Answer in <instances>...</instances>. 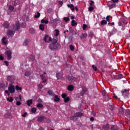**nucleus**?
<instances>
[{
	"label": "nucleus",
	"instance_id": "nucleus-50",
	"mask_svg": "<svg viewBox=\"0 0 130 130\" xmlns=\"http://www.w3.org/2000/svg\"><path fill=\"white\" fill-rule=\"evenodd\" d=\"M37 110L35 108H31V112H32V113H35L36 112Z\"/></svg>",
	"mask_w": 130,
	"mask_h": 130
},
{
	"label": "nucleus",
	"instance_id": "nucleus-5",
	"mask_svg": "<svg viewBox=\"0 0 130 130\" xmlns=\"http://www.w3.org/2000/svg\"><path fill=\"white\" fill-rule=\"evenodd\" d=\"M119 111L118 112V116H123L124 113V109L122 107L119 108Z\"/></svg>",
	"mask_w": 130,
	"mask_h": 130
},
{
	"label": "nucleus",
	"instance_id": "nucleus-40",
	"mask_svg": "<svg viewBox=\"0 0 130 130\" xmlns=\"http://www.w3.org/2000/svg\"><path fill=\"white\" fill-rule=\"evenodd\" d=\"M85 93H86V92H84V91H83L82 90V91H81L79 93H78V94H77V97H78V96L79 94H80V96H84V95H85Z\"/></svg>",
	"mask_w": 130,
	"mask_h": 130
},
{
	"label": "nucleus",
	"instance_id": "nucleus-2",
	"mask_svg": "<svg viewBox=\"0 0 130 130\" xmlns=\"http://www.w3.org/2000/svg\"><path fill=\"white\" fill-rule=\"evenodd\" d=\"M121 93H122V96H123V95H125V96H124V98H125V99L129 98V93L127 92V90L124 89L121 91Z\"/></svg>",
	"mask_w": 130,
	"mask_h": 130
},
{
	"label": "nucleus",
	"instance_id": "nucleus-14",
	"mask_svg": "<svg viewBox=\"0 0 130 130\" xmlns=\"http://www.w3.org/2000/svg\"><path fill=\"white\" fill-rule=\"evenodd\" d=\"M103 128L105 130H109V124L107 123L106 125H104L103 126Z\"/></svg>",
	"mask_w": 130,
	"mask_h": 130
},
{
	"label": "nucleus",
	"instance_id": "nucleus-44",
	"mask_svg": "<svg viewBox=\"0 0 130 130\" xmlns=\"http://www.w3.org/2000/svg\"><path fill=\"white\" fill-rule=\"evenodd\" d=\"M55 31L56 32L55 36H58V35H59V30L58 29H55Z\"/></svg>",
	"mask_w": 130,
	"mask_h": 130
},
{
	"label": "nucleus",
	"instance_id": "nucleus-19",
	"mask_svg": "<svg viewBox=\"0 0 130 130\" xmlns=\"http://www.w3.org/2000/svg\"><path fill=\"white\" fill-rule=\"evenodd\" d=\"M81 88H82V91H83L85 93L86 92H88V88H87L86 86H81Z\"/></svg>",
	"mask_w": 130,
	"mask_h": 130
},
{
	"label": "nucleus",
	"instance_id": "nucleus-32",
	"mask_svg": "<svg viewBox=\"0 0 130 130\" xmlns=\"http://www.w3.org/2000/svg\"><path fill=\"white\" fill-rule=\"evenodd\" d=\"M125 114V115H126V116H128L130 114V110H128V109L126 110Z\"/></svg>",
	"mask_w": 130,
	"mask_h": 130
},
{
	"label": "nucleus",
	"instance_id": "nucleus-39",
	"mask_svg": "<svg viewBox=\"0 0 130 130\" xmlns=\"http://www.w3.org/2000/svg\"><path fill=\"white\" fill-rule=\"evenodd\" d=\"M72 26H76V25H78V23L75 20H73L72 21Z\"/></svg>",
	"mask_w": 130,
	"mask_h": 130
},
{
	"label": "nucleus",
	"instance_id": "nucleus-15",
	"mask_svg": "<svg viewBox=\"0 0 130 130\" xmlns=\"http://www.w3.org/2000/svg\"><path fill=\"white\" fill-rule=\"evenodd\" d=\"M67 7H68V8L71 9V10L72 11H75V7H74V5H73V4H71V5L68 4Z\"/></svg>",
	"mask_w": 130,
	"mask_h": 130
},
{
	"label": "nucleus",
	"instance_id": "nucleus-47",
	"mask_svg": "<svg viewBox=\"0 0 130 130\" xmlns=\"http://www.w3.org/2000/svg\"><path fill=\"white\" fill-rule=\"evenodd\" d=\"M63 20L64 21H65V22H68V21L70 20V18L69 17H65L63 18Z\"/></svg>",
	"mask_w": 130,
	"mask_h": 130
},
{
	"label": "nucleus",
	"instance_id": "nucleus-21",
	"mask_svg": "<svg viewBox=\"0 0 130 130\" xmlns=\"http://www.w3.org/2000/svg\"><path fill=\"white\" fill-rule=\"evenodd\" d=\"M106 20L107 22H109V21L112 20V16L108 15L106 18Z\"/></svg>",
	"mask_w": 130,
	"mask_h": 130
},
{
	"label": "nucleus",
	"instance_id": "nucleus-54",
	"mask_svg": "<svg viewBox=\"0 0 130 130\" xmlns=\"http://www.w3.org/2000/svg\"><path fill=\"white\" fill-rule=\"evenodd\" d=\"M67 94H66V93H62V94H61V97H62V98H63V99H64L65 98H67Z\"/></svg>",
	"mask_w": 130,
	"mask_h": 130
},
{
	"label": "nucleus",
	"instance_id": "nucleus-1",
	"mask_svg": "<svg viewBox=\"0 0 130 130\" xmlns=\"http://www.w3.org/2000/svg\"><path fill=\"white\" fill-rule=\"evenodd\" d=\"M59 44H52L50 45L49 48L51 50H56L59 47Z\"/></svg>",
	"mask_w": 130,
	"mask_h": 130
},
{
	"label": "nucleus",
	"instance_id": "nucleus-11",
	"mask_svg": "<svg viewBox=\"0 0 130 130\" xmlns=\"http://www.w3.org/2000/svg\"><path fill=\"white\" fill-rule=\"evenodd\" d=\"M56 77L57 80H60V79H62V75L60 74V73L58 72L56 74Z\"/></svg>",
	"mask_w": 130,
	"mask_h": 130
},
{
	"label": "nucleus",
	"instance_id": "nucleus-58",
	"mask_svg": "<svg viewBox=\"0 0 130 130\" xmlns=\"http://www.w3.org/2000/svg\"><path fill=\"white\" fill-rule=\"evenodd\" d=\"M92 68L93 70H94V71H95V72L96 71H97V67H96L95 65H92Z\"/></svg>",
	"mask_w": 130,
	"mask_h": 130
},
{
	"label": "nucleus",
	"instance_id": "nucleus-55",
	"mask_svg": "<svg viewBox=\"0 0 130 130\" xmlns=\"http://www.w3.org/2000/svg\"><path fill=\"white\" fill-rule=\"evenodd\" d=\"M88 10L90 12H92V11H93V10H94V7H92V6H90L88 8Z\"/></svg>",
	"mask_w": 130,
	"mask_h": 130
},
{
	"label": "nucleus",
	"instance_id": "nucleus-42",
	"mask_svg": "<svg viewBox=\"0 0 130 130\" xmlns=\"http://www.w3.org/2000/svg\"><path fill=\"white\" fill-rule=\"evenodd\" d=\"M15 89H16V90H17V91H21L22 90V87H19V86H18V85H16V86H15Z\"/></svg>",
	"mask_w": 130,
	"mask_h": 130
},
{
	"label": "nucleus",
	"instance_id": "nucleus-37",
	"mask_svg": "<svg viewBox=\"0 0 130 130\" xmlns=\"http://www.w3.org/2000/svg\"><path fill=\"white\" fill-rule=\"evenodd\" d=\"M70 101V98L69 97H66L65 99H64V102L65 103H68Z\"/></svg>",
	"mask_w": 130,
	"mask_h": 130
},
{
	"label": "nucleus",
	"instance_id": "nucleus-6",
	"mask_svg": "<svg viewBox=\"0 0 130 130\" xmlns=\"http://www.w3.org/2000/svg\"><path fill=\"white\" fill-rule=\"evenodd\" d=\"M8 91L11 94L15 93V86L14 85H10L8 87Z\"/></svg>",
	"mask_w": 130,
	"mask_h": 130
},
{
	"label": "nucleus",
	"instance_id": "nucleus-17",
	"mask_svg": "<svg viewBox=\"0 0 130 130\" xmlns=\"http://www.w3.org/2000/svg\"><path fill=\"white\" fill-rule=\"evenodd\" d=\"M54 100L55 102H59L60 99H59V98H58V96H57V95H55L54 98Z\"/></svg>",
	"mask_w": 130,
	"mask_h": 130
},
{
	"label": "nucleus",
	"instance_id": "nucleus-26",
	"mask_svg": "<svg viewBox=\"0 0 130 130\" xmlns=\"http://www.w3.org/2000/svg\"><path fill=\"white\" fill-rule=\"evenodd\" d=\"M32 102H33L32 101V100H28V101H27L26 104H27V105H28V106H30V105H31V104H32Z\"/></svg>",
	"mask_w": 130,
	"mask_h": 130
},
{
	"label": "nucleus",
	"instance_id": "nucleus-51",
	"mask_svg": "<svg viewBox=\"0 0 130 130\" xmlns=\"http://www.w3.org/2000/svg\"><path fill=\"white\" fill-rule=\"evenodd\" d=\"M70 48L72 51H73V50L75 49V47H74V46H73L72 45H70Z\"/></svg>",
	"mask_w": 130,
	"mask_h": 130
},
{
	"label": "nucleus",
	"instance_id": "nucleus-45",
	"mask_svg": "<svg viewBox=\"0 0 130 130\" xmlns=\"http://www.w3.org/2000/svg\"><path fill=\"white\" fill-rule=\"evenodd\" d=\"M48 38V35H46L45 37H44V41L45 42H47V39Z\"/></svg>",
	"mask_w": 130,
	"mask_h": 130
},
{
	"label": "nucleus",
	"instance_id": "nucleus-8",
	"mask_svg": "<svg viewBox=\"0 0 130 130\" xmlns=\"http://www.w3.org/2000/svg\"><path fill=\"white\" fill-rule=\"evenodd\" d=\"M40 77L42 80L43 81H42L43 83H46V82H47V79H46V78H47V76H45L42 74L40 75Z\"/></svg>",
	"mask_w": 130,
	"mask_h": 130
},
{
	"label": "nucleus",
	"instance_id": "nucleus-43",
	"mask_svg": "<svg viewBox=\"0 0 130 130\" xmlns=\"http://www.w3.org/2000/svg\"><path fill=\"white\" fill-rule=\"evenodd\" d=\"M30 59H31L32 61L35 60V56H33V55H31L29 57Z\"/></svg>",
	"mask_w": 130,
	"mask_h": 130
},
{
	"label": "nucleus",
	"instance_id": "nucleus-31",
	"mask_svg": "<svg viewBox=\"0 0 130 130\" xmlns=\"http://www.w3.org/2000/svg\"><path fill=\"white\" fill-rule=\"evenodd\" d=\"M7 101H9V102H13L14 101V99L12 96H10V98H8L7 99Z\"/></svg>",
	"mask_w": 130,
	"mask_h": 130
},
{
	"label": "nucleus",
	"instance_id": "nucleus-20",
	"mask_svg": "<svg viewBox=\"0 0 130 130\" xmlns=\"http://www.w3.org/2000/svg\"><path fill=\"white\" fill-rule=\"evenodd\" d=\"M14 79V76H7V80L10 81V82H12L13 80Z\"/></svg>",
	"mask_w": 130,
	"mask_h": 130
},
{
	"label": "nucleus",
	"instance_id": "nucleus-36",
	"mask_svg": "<svg viewBox=\"0 0 130 130\" xmlns=\"http://www.w3.org/2000/svg\"><path fill=\"white\" fill-rule=\"evenodd\" d=\"M14 6L12 5H10L9 6V10H10V11H11L12 12H14Z\"/></svg>",
	"mask_w": 130,
	"mask_h": 130
},
{
	"label": "nucleus",
	"instance_id": "nucleus-38",
	"mask_svg": "<svg viewBox=\"0 0 130 130\" xmlns=\"http://www.w3.org/2000/svg\"><path fill=\"white\" fill-rule=\"evenodd\" d=\"M41 23H45V24H48V20L42 19L41 20Z\"/></svg>",
	"mask_w": 130,
	"mask_h": 130
},
{
	"label": "nucleus",
	"instance_id": "nucleus-35",
	"mask_svg": "<svg viewBox=\"0 0 130 130\" xmlns=\"http://www.w3.org/2000/svg\"><path fill=\"white\" fill-rule=\"evenodd\" d=\"M109 108L110 109V110H114V105H110L109 106Z\"/></svg>",
	"mask_w": 130,
	"mask_h": 130
},
{
	"label": "nucleus",
	"instance_id": "nucleus-49",
	"mask_svg": "<svg viewBox=\"0 0 130 130\" xmlns=\"http://www.w3.org/2000/svg\"><path fill=\"white\" fill-rule=\"evenodd\" d=\"M87 27H88V26H87V24H83V27H82L83 30H86V29H87Z\"/></svg>",
	"mask_w": 130,
	"mask_h": 130
},
{
	"label": "nucleus",
	"instance_id": "nucleus-30",
	"mask_svg": "<svg viewBox=\"0 0 130 130\" xmlns=\"http://www.w3.org/2000/svg\"><path fill=\"white\" fill-rule=\"evenodd\" d=\"M20 28V24H19V23L16 24L15 25V30H16V31H18L19 30Z\"/></svg>",
	"mask_w": 130,
	"mask_h": 130
},
{
	"label": "nucleus",
	"instance_id": "nucleus-12",
	"mask_svg": "<svg viewBox=\"0 0 130 130\" xmlns=\"http://www.w3.org/2000/svg\"><path fill=\"white\" fill-rule=\"evenodd\" d=\"M3 26L6 29H9L10 28V23L8 22H4L3 24Z\"/></svg>",
	"mask_w": 130,
	"mask_h": 130
},
{
	"label": "nucleus",
	"instance_id": "nucleus-7",
	"mask_svg": "<svg viewBox=\"0 0 130 130\" xmlns=\"http://www.w3.org/2000/svg\"><path fill=\"white\" fill-rule=\"evenodd\" d=\"M46 117H45V116L41 115V116H40L39 117H38V121L39 122H42L44 121L45 120H46Z\"/></svg>",
	"mask_w": 130,
	"mask_h": 130
},
{
	"label": "nucleus",
	"instance_id": "nucleus-62",
	"mask_svg": "<svg viewBox=\"0 0 130 130\" xmlns=\"http://www.w3.org/2000/svg\"><path fill=\"white\" fill-rule=\"evenodd\" d=\"M4 62H5V63L6 64V66L7 67H8V66H9V62H8V61L5 60V61H4Z\"/></svg>",
	"mask_w": 130,
	"mask_h": 130
},
{
	"label": "nucleus",
	"instance_id": "nucleus-48",
	"mask_svg": "<svg viewBox=\"0 0 130 130\" xmlns=\"http://www.w3.org/2000/svg\"><path fill=\"white\" fill-rule=\"evenodd\" d=\"M44 86L42 84H39V85H38V88L39 89H42V88H43Z\"/></svg>",
	"mask_w": 130,
	"mask_h": 130
},
{
	"label": "nucleus",
	"instance_id": "nucleus-64",
	"mask_svg": "<svg viewBox=\"0 0 130 130\" xmlns=\"http://www.w3.org/2000/svg\"><path fill=\"white\" fill-rule=\"evenodd\" d=\"M93 4H94V1H91L90 3H89L90 6H93Z\"/></svg>",
	"mask_w": 130,
	"mask_h": 130
},
{
	"label": "nucleus",
	"instance_id": "nucleus-46",
	"mask_svg": "<svg viewBox=\"0 0 130 130\" xmlns=\"http://www.w3.org/2000/svg\"><path fill=\"white\" fill-rule=\"evenodd\" d=\"M40 17V13L37 12V15H35V19L39 18Z\"/></svg>",
	"mask_w": 130,
	"mask_h": 130
},
{
	"label": "nucleus",
	"instance_id": "nucleus-59",
	"mask_svg": "<svg viewBox=\"0 0 130 130\" xmlns=\"http://www.w3.org/2000/svg\"><path fill=\"white\" fill-rule=\"evenodd\" d=\"M102 94H103V96H106L107 93L106 92V91L104 90L102 91Z\"/></svg>",
	"mask_w": 130,
	"mask_h": 130
},
{
	"label": "nucleus",
	"instance_id": "nucleus-41",
	"mask_svg": "<svg viewBox=\"0 0 130 130\" xmlns=\"http://www.w3.org/2000/svg\"><path fill=\"white\" fill-rule=\"evenodd\" d=\"M29 40L28 39H25L24 41V44L25 45H28V44H29Z\"/></svg>",
	"mask_w": 130,
	"mask_h": 130
},
{
	"label": "nucleus",
	"instance_id": "nucleus-61",
	"mask_svg": "<svg viewBox=\"0 0 130 130\" xmlns=\"http://www.w3.org/2000/svg\"><path fill=\"white\" fill-rule=\"evenodd\" d=\"M21 103H20V101H17V102H16V105H17V106H20V105H21Z\"/></svg>",
	"mask_w": 130,
	"mask_h": 130
},
{
	"label": "nucleus",
	"instance_id": "nucleus-24",
	"mask_svg": "<svg viewBox=\"0 0 130 130\" xmlns=\"http://www.w3.org/2000/svg\"><path fill=\"white\" fill-rule=\"evenodd\" d=\"M77 116H71L70 117V120H73V121L74 120H77Z\"/></svg>",
	"mask_w": 130,
	"mask_h": 130
},
{
	"label": "nucleus",
	"instance_id": "nucleus-57",
	"mask_svg": "<svg viewBox=\"0 0 130 130\" xmlns=\"http://www.w3.org/2000/svg\"><path fill=\"white\" fill-rule=\"evenodd\" d=\"M29 31L30 33H31L32 34H33L34 33H35V31L34 30V29L33 28H30L29 29Z\"/></svg>",
	"mask_w": 130,
	"mask_h": 130
},
{
	"label": "nucleus",
	"instance_id": "nucleus-9",
	"mask_svg": "<svg viewBox=\"0 0 130 130\" xmlns=\"http://www.w3.org/2000/svg\"><path fill=\"white\" fill-rule=\"evenodd\" d=\"M122 78H123L122 74L114 75V79H116V80H120V79H122Z\"/></svg>",
	"mask_w": 130,
	"mask_h": 130
},
{
	"label": "nucleus",
	"instance_id": "nucleus-60",
	"mask_svg": "<svg viewBox=\"0 0 130 130\" xmlns=\"http://www.w3.org/2000/svg\"><path fill=\"white\" fill-rule=\"evenodd\" d=\"M27 112H24L23 114L21 115V116L22 117H26V116H27Z\"/></svg>",
	"mask_w": 130,
	"mask_h": 130
},
{
	"label": "nucleus",
	"instance_id": "nucleus-3",
	"mask_svg": "<svg viewBox=\"0 0 130 130\" xmlns=\"http://www.w3.org/2000/svg\"><path fill=\"white\" fill-rule=\"evenodd\" d=\"M107 6L109 8V10H111L112 9H114L115 7H116V4L115 3H113V2L110 1L107 3Z\"/></svg>",
	"mask_w": 130,
	"mask_h": 130
},
{
	"label": "nucleus",
	"instance_id": "nucleus-4",
	"mask_svg": "<svg viewBox=\"0 0 130 130\" xmlns=\"http://www.w3.org/2000/svg\"><path fill=\"white\" fill-rule=\"evenodd\" d=\"M5 54L7 56V59L11 60L12 59V51L7 50L5 52Z\"/></svg>",
	"mask_w": 130,
	"mask_h": 130
},
{
	"label": "nucleus",
	"instance_id": "nucleus-27",
	"mask_svg": "<svg viewBox=\"0 0 130 130\" xmlns=\"http://www.w3.org/2000/svg\"><path fill=\"white\" fill-rule=\"evenodd\" d=\"M6 39H7L6 37H4L2 38V43L4 44V45H6V44H7V41H6Z\"/></svg>",
	"mask_w": 130,
	"mask_h": 130
},
{
	"label": "nucleus",
	"instance_id": "nucleus-25",
	"mask_svg": "<svg viewBox=\"0 0 130 130\" xmlns=\"http://www.w3.org/2000/svg\"><path fill=\"white\" fill-rule=\"evenodd\" d=\"M107 24V21L105 20H103L101 21V25H106Z\"/></svg>",
	"mask_w": 130,
	"mask_h": 130
},
{
	"label": "nucleus",
	"instance_id": "nucleus-22",
	"mask_svg": "<svg viewBox=\"0 0 130 130\" xmlns=\"http://www.w3.org/2000/svg\"><path fill=\"white\" fill-rule=\"evenodd\" d=\"M87 36H88V35H87L86 33L82 34L80 36V38H81V39H83L84 38H87Z\"/></svg>",
	"mask_w": 130,
	"mask_h": 130
},
{
	"label": "nucleus",
	"instance_id": "nucleus-23",
	"mask_svg": "<svg viewBox=\"0 0 130 130\" xmlns=\"http://www.w3.org/2000/svg\"><path fill=\"white\" fill-rule=\"evenodd\" d=\"M68 91H73L74 90V86L70 85L68 86Z\"/></svg>",
	"mask_w": 130,
	"mask_h": 130
},
{
	"label": "nucleus",
	"instance_id": "nucleus-33",
	"mask_svg": "<svg viewBox=\"0 0 130 130\" xmlns=\"http://www.w3.org/2000/svg\"><path fill=\"white\" fill-rule=\"evenodd\" d=\"M48 93L51 96H53L54 95V93L53 92V91H52V90H48Z\"/></svg>",
	"mask_w": 130,
	"mask_h": 130
},
{
	"label": "nucleus",
	"instance_id": "nucleus-28",
	"mask_svg": "<svg viewBox=\"0 0 130 130\" xmlns=\"http://www.w3.org/2000/svg\"><path fill=\"white\" fill-rule=\"evenodd\" d=\"M39 28L41 31H44V25L43 24H40L39 25Z\"/></svg>",
	"mask_w": 130,
	"mask_h": 130
},
{
	"label": "nucleus",
	"instance_id": "nucleus-52",
	"mask_svg": "<svg viewBox=\"0 0 130 130\" xmlns=\"http://www.w3.org/2000/svg\"><path fill=\"white\" fill-rule=\"evenodd\" d=\"M37 106L38 108H42V107H43V105H42V104L39 103Z\"/></svg>",
	"mask_w": 130,
	"mask_h": 130
},
{
	"label": "nucleus",
	"instance_id": "nucleus-16",
	"mask_svg": "<svg viewBox=\"0 0 130 130\" xmlns=\"http://www.w3.org/2000/svg\"><path fill=\"white\" fill-rule=\"evenodd\" d=\"M111 130H118V127L116 125H112L111 126Z\"/></svg>",
	"mask_w": 130,
	"mask_h": 130
},
{
	"label": "nucleus",
	"instance_id": "nucleus-10",
	"mask_svg": "<svg viewBox=\"0 0 130 130\" xmlns=\"http://www.w3.org/2000/svg\"><path fill=\"white\" fill-rule=\"evenodd\" d=\"M14 34H15V31L12 30L11 29H8L7 30L8 36H12V35H14Z\"/></svg>",
	"mask_w": 130,
	"mask_h": 130
},
{
	"label": "nucleus",
	"instance_id": "nucleus-13",
	"mask_svg": "<svg viewBox=\"0 0 130 130\" xmlns=\"http://www.w3.org/2000/svg\"><path fill=\"white\" fill-rule=\"evenodd\" d=\"M75 115L76 117H82V116H84V114L81 112H76Z\"/></svg>",
	"mask_w": 130,
	"mask_h": 130
},
{
	"label": "nucleus",
	"instance_id": "nucleus-63",
	"mask_svg": "<svg viewBox=\"0 0 130 130\" xmlns=\"http://www.w3.org/2000/svg\"><path fill=\"white\" fill-rule=\"evenodd\" d=\"M4 57H3V55H0V60H4Z\"/></svg>",
	"mask_w": 130,
	"mask_h": 130
},
{
	"label": "nucleus",
	"instance_id": "nucleus-29",
	"mask_svg": "<svg viewBox=\"0 0 130 130\" xmlns=\"http://www.w3.org/2000/svg\"><path fill=\"white\" fill-rule=\"evenodd\" d=\"M57 40L55 39H53L52 40V44H57Z\"/></svg>",
	"mask_w": 130,
	"mask_h": 130
},
{
	"label": "nucleus",
	"instance_id": "nucleus-18",
	"mask_svg": "<svg viewBox=\"0 0 130 130\" xmlns=\"http://www.w3.org/2000/svg\"><path fill=\"white\" fill-rule=\"evenodd\" d=\"M68 80L70 81V82H73V81H74V80H75V77H72V76H68L67 77Z\"/></svg>",
	"mask_w": 130,
	"mask_h": 130
},
{
	"label": "nucleus",
	"instance_id": "nucleus-56",
	"mask_svg": "<svg viewBox=\"0 0 130 130\" xmlns=\"http://www.w3.org/2000/svg\"><path fill=\"white\" fill-rule=\"evenodd\" d=\"M94 36V33L93 32H90L89 34V37H91L92 38V37H93V36Z\"/></svg>",
	"mask_w": 130,
	"mask_h": 130
},
{
	"label": "nucleus",
	"instance_id": "nucleus-34",
	"mask_svg": "<svg viewBox=\"0 0 130 130\" xmlns=\"http://www.w3.org/2000/svg\"><path fill=\"white\" fill-rule=\"evenodd\" d=\"M30 75H31V72L29 71H27L26 72H25L24 76L25 77H29Z\"/></svg>",
	"mask_w": 130,
	"mask_h": 130
},
{
	"label": "nucleus",
	"instance_id": "nucleus-53",
	"mask_svg": "<svg viewBox=\"0 0 130 130\" xmlns=\"http://www.w3.org/2000/svg\"><path fill=\"white\" fill-rule=\"evenodd\" d=\"M47 12L48 13H52V12H53V10L51 8H49L48 10H47Z\"/></svg>",
	"mask_w": 130,
	"mask_h": 130
}]
</instances>
